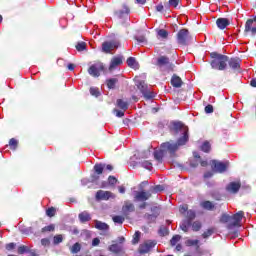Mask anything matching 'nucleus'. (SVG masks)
I'll use <instances>...</instances> for the list:
<instances>
[{
    "label": "nucleus",
    "instance_id": "9b49d317",
    "mask_svg": "<svg viewBox=\"0 0 256 256\" xmlns=\"http://www.w3.org/2000/svg\"><path fill=\"white\" fill-rule=\"evenodd\" d=\"M117 47H119L118 41H105L102 43L103 53H111V51Z\"/></svg>",
    "mask_w": 256,
    "mask_h": 256
},
{
    "label": "nucleus",
    "instance_id": "3c124183",
    "mask_svg": "<svg viewBox=\"0 0 256 256\" xmlns=\"http://www.w3.org/2000/svg\"><path fill=\"white\" fill-rule=\"evenodd\" d=\"M90 95H93V97H99L101 92H99V88H90Z\"/></svg>",
    "mask_w": 256,
    "mask_h": 256
},
{
    "label": "nucleus",
    "instance_id": "0e129e2a",
    "mask_svg": "<svg viewBox=\"0 0 256 256\" xmlns=\"http://www.w3.org/2000/svg\"><path fill=\"white\" fill-rule=\"evenodd\" d=\"M99 181V174H94L91 176V182L92 183H97Z\"/></svg>",
    "mask_w": 256,
    "mask_h": 256
},
{
    "label": "nucleus",
    "instance_id": "680f3d73",
    "mask_svg": "<svg viewBox=\"0 0 256 256\" xmlns=\"http://www.w3.org/2000/svg\"><path fill=\"white\" fill-rule=\"evenodd\" d=\"M138 43H147V38L145 36H139L135 38Z\"/></svg>",
    "mask_w": 256,
    "mask_h": 256
},
{
    "label": "nucleus",
    "instance_id": "20e7f679",
    "mask_svg": "<svg viewBox=\"0 0 256 256\" xmlns=\"http://www.w3.org/2000/svg\"><path fill=\"white\" fill-rule=\"evenodd\" d=\"M156 67H159L161 71H165L166 73H171V71H175V64L171 63L169 57L160 56L156 61Z\"/></svg>",
    "mask_w": 256,
    "mask_h": 256
},
{
    "label": "nucleus",
    "instance_id": "a18cd8bd",
    "mask_svg": "<svg viewBox=\"0 0 256 256\" xmlns=\"http://www.w3.org/2000/svg\"><path fill=\"white\" fill-rule=\"evenodd\" d=\"M158 37H161V39H167V37H169V32L165 29H160L158 31Z\"/></svg>",
    "mask_w": 256,
    "mask_h": 256
},
{
    "label": "nucleus",
    "instance_id": "0eeeda50",
    "mask_svg": "<svg viewBox=\"0 0 256 256\" xmlns=\"http://www.w3.org/2000/svg\"><path fill=\"white\" fill-rule=\"evenodd\" d=\"M156 245H157V241L147 240L144 243L140 244V246L138 248V253H140V255H145V254L149 253V251H151V249H154V247H156Z\"/></svg>",
    "mask_w": 256,
    "mask_h": 256
},
{
    "label": "nucleus",
    "instance_id": "9d476101",
    "mask_svg": "<svg viewBox=\"0 0 256 256\" xmlns=\"http://www.w3.org/2000/svg\"><path fill=\"white\" fill-rule=\"evenodd\" d=\"M212 167L216 173H225L227 171V167H229V163L219 162L217 160L212 161Z\"/></svg>",
    "mask_w": 256,
    "mask_h": 256
},
{
    "label": "nucleus",
    "instance_id": "37998d69",
    "mask_svg": "<svg viewBox=\"0 0 256 256\" xmlns=\"http://www.w3.org/2000/svg\"><path fill=\"white\" fill-rule=\"evenodd\" d=\"M56 214H57V209H55V207H50L46 210L47 217H55Z\"/></svg>",
    "mask_w": 256,
    "mask_h": 256
},
{
    "label": "nucleus",
    "instance_id": "a211bd4d",
    "mask_svg": "<svg viewBox=\"0 0 256 256\" xmlns=\"http://www.w3.org/2000/svg\"><path fill=\"white\" fill-rule=\"evenodd\" d=\"M122 64H123V56H115L111 60L109 70L113 71L115 67H119V65H122Z\"/></svg>",
    "mask_w": 256,
    "mask_h": 256
},
{
    "label": "nucleus",
    "instance_id": "bf43d9fd",
    "mask_svg": "<svg viewBox=\"0 0 256 256\" xmlns=\"http://www.w3.org/2000/svg\"><path fill=\"white\" fill-rule=\"evenodd\" d=\"M114 113H116V117H125V111L114 109Z\"/></svg>",
    "mask_w": 256,
    "mask_h": 256
},
{
    "label": "nucleus",
    "instance_id": "2eb2a0df",
    "mask_svg": "<svg viewBox=\"0 0 256 256\" xmlns=\"http://www.w3.org/2000/svg\"><path fill=\"white\" fill-rule=\"evenodd\" d=\"M151 197H152L151 192L139 191V192H136L134 196V201L145 202V201H149Z\"/></svg>",
    "mask_w": 256,
    "mask_h": 256
},
{
    "label": "nucleus",
    "instance_id": "e433bc0d",
    "mask_svg": "<svg viewBox=\"0 0 256 256\" xmlns=\"http://www.w3.org/2000/svg\"><path fill=\"white\" fill-rule=\"evenodd\" d=\"M195 217H197V214H195V211H193V210L187 211L186 218L189 223H191L193 221V219H195Z\"/></svg>",
    "mask_w": 256,
    "mask_h": 256
},
{
    "label": "nucleus",
    "instance_id": "b1692460",
    "mask_svg": "<svg viewBox=\"0 0 256 256\" xmlns=\"http://www.w3.org/2000/svg\"><path fill=\"white\" fill-rule=\"evenodd\" d=\"M116 105L119 107V109H122V111H127L129 109V103L123 101V99H118L116 101Z\"/></svg>",
    "mask_w": 256,
    "mask_h": 256
},
{
    "label": "nucleus",
    "instance_id": "7c9ffc66",
    "mask_svg": "<svg viewBox=\"0 0 256 256\" xmlns=\"http://www.w3.org/2000/svg\"><path fill=\"white\" fill-rule=\"evenodd\" d=\"M129 12H130L129 8L125 7V11H123V10H118V11H116V12L114 13V15H115V17H116L117 19H121V18L123 17V15H125V13H126V15H129Z\"/></svg>",
    "mask_w": 256,
    "mask_h": 256
},
{
    "label": "nucleus",
    "instance_id": "7ed1b4c3",
    "mask_svg": "<svg viewBox=\"0 0 256 256\" xmlns=\"http://www.w3.org/2000/svg\"><path fill=\"white\" fill-rule=\"evenodd\" d=\"M176 41L178 45H182V47H187L193 41V36L189 33L188 29H180L176 34Z\"/></svg>",
    "mask_w": 256,
    "mask_h": 256
},
{
    "label": "nucleus",
    "instance_id": "2f4dec72",
    "mask_svg": "<svg viewBox=\"0 0 256 256\" xmlns=\"http://www.w3.org/2000/svg\"><path fill=\"white\" fill-rule=\"evenodd\" d=\"M215 231H216L215 227H211V228L207 229L202 234L203 239H209V237H211V235H213V233H215Z\"/></svg>",
    "mask_w": 256,
    "mask_h": 256
},
{
    "label": "nucleus",
    "instance_id": "5fc2aeb1",
    "mask_svg": "<svg viewBox=\"0 0 256 256\" xmlns=\"http://www.w3.org/2000/svg\"><path fill=\"white\" fill-rule=\"evenodd\" d=\"M159 233H160L163 237H165V236L169 235V229H167V228H165V227H161V228L159 229Z\"/></svg>",
    "mask_w": 256,
    "mask_h": 256
},
{
    "label": "nucleus",
    "instance_id": "ddd939ff",
    "mask_svg": "<svg viewBox=\"0 0 256 256\" xmlns=\"http://www.w3.org/2000/svg\"><path fill=\"white\" fill-rule=\"evenodd\" d=\"M227 66H229L232 71H239L241 69V58L228 57Z\"/></svg>",
    "mask_w": 256,
    "mask_h": 256
},
{
    "label": "nucleus",
    "instance_id": "4be33fe9",
    "mask_svg": "<svg viewBox=\"0 0 256 256\" xmlns=\"http://www.w3.org/2000/svg\"><path fill=\"white\" fill-rule=\"evenodd\" d=\"M126 63L128 65V67H130L131 69H139V62H137L135 57H129L126 60Z\"/></svg>",
    "mask_w": 256,
    "mask_h": 256
},
{
    "label": "nucleus",
    "instance_id": "6e6d98bb",
    "mask_svg": "<svg viewBox=\"0 0 256 256\" xmlns=\"http://www.w3.org/2000/svg\"><path fill=\"white\" fill-rule=\"evenodd\" d=\"M41 245H43V247H49V245H51V241H49L48 238H43L41 239Z\"/></svg>",
    "mask_w": 256,
    "mask_h": 256
},
{
    "label": "nucleus",
    "instance_id": "f8f14e48",
    "mask_svg": "<svg viewBox=\"0 0 256 256\" xmlns=\"http://www.w3.org/2000/svg\"><path fill=\"white\" fill-rule=\"evenodd\" d=\"M113 197V193L110 191L98 190L95 195L96 201H109Z\"/></svg>",
    "mask_w": 256,
    "mask_h": 256
},
{
    "label": "nucleus",
    "instance_id": "393cba45",
    "mask_svg": "<svg viewBox=\"0 0 256 256\" xmlns=\"http://www.w3.org/2000/svg\"><path fill=\"white\" fill-rule=\"evenodd\" d=\"M119 83V79L117 78H109L106 80V85L108 89H115V86Z\"/></svg>",
    "mask_w": 256,
    "mask_h": 256
},
{
    "label": "nucleus",
    "instance_id": "473e14b6",
    "mask_svg": "<svg viewBox=\"0 0 256 256\" xmlns=\"http://www.w3.org/2000/svg\"><path fill=\"white\" fill-rule=\"evenodd\" d=\"M161 191H165V186H163V185H156V186H152L150 188V192L151 193H161Z\"/></svg>",
    "mask_w": 256,
    "mask_h": 256
},
{
    "label": "nucleus",
    "instance_id": "4d7b16f0",
    "mask_svg": "<svg viewBox=\"0 0 256 256\" xmlns=\"http://www.w3.org/2000/svg\"><path fill=\"white\" fill-rule=\"evenodd\" d=\"M205 113L209 114V113H213L214 108L213 105L208 104L205 108H204Z\"/></svg>",
    "mask_w": 256,
    "mask_h": 256
},
{
    "label": "nucleus",
    "instance_id": "f3484780",
    "mask_svg": "<svg viewBox=\"0 0 256 256\" xmlns=\"http://www.w3.org/2000/svg\"><path fill=\"white\" fill-rule=\"evenodd\" d=\"M216 25L218 27V29H227V27H229L231 25V21H229L228 18H218L216 20Z\"/></svg>",
    "mask_w": 256,
    "mask_h": 256
},
{
    "label": "nucleus",
    "instance_id": "ea45409f",
    "mask_svg": "<svg viewBox=\"0 0 256 256\" xmlns=\"http://www.w3.org/2000/svg\"><path fill=\"white\" fill-rule=\"evenodd\" d=\"M112 220L114 221V223H118V225H123V223L125 222V217L116 215L112 217Z\"/></svg>",
    "mask_w": 256,
    "mask_h": 256
},
{
    "label": "nucleus",
    "instance_id": "052dcab7",
    "mask_svg": "<svg viewBox=\"0 0 256 256\" xmlns=\"http://www.w3.org/2000/svg\"><path fill=\"white\" fill-rule=\"evenodd\" d=\"M169 5L170 7H178L179 5V0H169Z\"/></svg>",
    "mask_w": 256,
    "mask_h": 256
},
{
    "label": "nucleus",
    "instance_id": "423d86ee",
    "mask_svg": "<svg viewBox=\"0 0 256 256\" xmlns=\"http://www.w3.org/2000/svg\"><path fill=\"white\" fill-rule=\"evenodd\" d=\"M243 217H245V212L243 210L238 211L236 214L231 216V221L227 225V229H233L234 227H241V221H243Z\"/></svg>",
    "mask_w": 256,
    "mask_h": 256
},
{
    "label": "nucleus",
    "instance_id": "f03ea898",
    "mask_svg": "<svg viewBox=\"0 0 256 256\" xmlns=\"http://www.w3.org/2000/svg\"><path fill=\"white\" fill-rule=\"evenodd\" d=\"M210 57V65L212 69H215L216 71H225L227 69L229 56L220 54L219 52H211Z\"/></svg>",
    "mask_w": 256,
    "mask_h": 256
},
{
    "label": "nucleus",
    "instance_id": "864d4df0",
    "mask_svg": "<svg viewBox=\"0 0 256 256\" xmlns=\"http://www.w3.org/2000/svg\"><path fill=\"white\" fill-rule=\"evenodd\" d=\"M24 253H27V246L22 245L18 247V255H24Z\"/></svg>",
    "mask_w": 256,
    "mask_h": 256
},
{
    "label": "nucleus",
    "instance_id": "338daca9",
    "mask_svg": "<svg viewBox=\"0 0 256 256\" xmlns=\"http://www.w3.org/2000/svg\"><path fill=\"white\" fill-rule=\"evenodd\" d=\"M99 243H101V240H99V238H94L92 240L93 247H97V245H99Z\"/></svg>",
    "mask_w": 256,
    "mask_h": 256
},
{
    "label": "nucleus",
    "instance_id": "f257e3e1",
    "mask_svg": "<svg viewBox=\"0 0 256 256\" xmlns=\"http://www.w3.org/2000/svg\"><path fill=\"white\" fill-rule=\"evenodd\" d=\"M189 141V130H184L182 137L177 140V143L164 142L161 144V149L164 153H169L170 155H175L179 147L186 145Z\"/></svg>",
    "mask_w": 256,
    "mask_h": 256
},
{
    "label": "nucleus",
    "instance_id": "09e8293b",
    "mask_svg": "<svg viewBox=\"0 0 256 256\" xmlns=\"http://www.w3.org/2000/svg\"><path fill=\"white\" fill-rule=\"evenodd\" d=\"M189 227H191V222H184L180 225V229L184 231V233H187L189 231Z\"/></svg>",
    "mask_w": 256,
    "mask_h": 256
},
{
    "label": "nucleus",
    "instance_id": "49530a36",
    "mask_svg": "<svg viewBox=\"0 0 256 256\" xmlns=\"http://www.w3.org/2000/svg\"><path fill=\"white\" fill-rule=\"evenodd\" d=\"M53 243H54V245H59V243H63V235L58 234V235L54 236Z\"/></svg>",
    "mask_w": 256,
    "mask_h": 256
},
{
    "label": "nucleus",
    "instance_id": "a878e982",
    "mask_svg": "<svg viewBox=\"0 0 256 256\" xmlns=\"http://www.w3.org/2000/svg\"><path fill=\"white\" fill-rule=\"evenodd\" d=\"M123 250V246L119 245V244H112L108 247V251H110L111 253H119L120 251Z\"/></svg>",
    "mask_w": 256,
    "mask_h": 256
},
{
    "label": "nucleus",
    "instance_id": "72a5a7b5",
    "mask_svg": "<svg viewBox=\"0 0 256 256\" xmlns=\"http://www.w3.org/2000/svg\"><path fill=\"white\" fill-rule=\"evenodd\" d=\"M165 152L163 151V149L161 148L160 151H155L154 152V159H156V161H158L159 163H161V161H163V154Z\"/></svg>",
    "mask_w": 256,
    "mask_h": 256
},
{
    "label": "nucleus",
    "instance_id": "13d9d810",
    "mask_svg": "<svg viewBox=\"0 0 256 256\" xmlns=\"http://www.w3.org/2000/svg\"><path fill=\"white\" fill-rule=\"evenodd\" d=\"M15 247H16V244L13 242L6 244L7 251H13V249H15Z\"/></svg>",
    "mask_w": 256,
    "mask_h": 256
},
{
    "label": "nucleus",
    "instance_id": "e2e57ef3",
    "mask_svg": "<svg viewBox=\"0 0 256 256\" xmlns=\"http://www.w3.org/2000/svg\"><path fill=\"white\" fill-rule=\"evenodd\" d=\"M188 209H189V207H188L187 205H183V206H181V207L179 208V211H180V213H182V215H183V214L187 213Z\"/></svg>",
    "mask_w": 256,
    "mask_h": 256
},
{
    "label": "nucleus",
    "instance_id": "c85d7f7f",
    "mask_svg": "<svg viewBox=\"0 0 256 256\" xmlns=\"http://www.w3.org/2000/svg\"><path fill=\"white\" fill-rule=\"evenodd\" d=\"M53 231H55V224H50L48 226H45L41 229V233L45 234V233H53Z\"/></svg>",
    "mask_w": 256,
    "mask_h": 256
},
{
    "label": "nucleus",
    "instance_id": "4c0bfd02",
    "mask_svg": "<svg viewBox=\"0 0 256 256\" xmlns=\"http://www.w3.org/2000/svg\"><path fill=\"white\" fill-rule=\"evenodd\" d=\"M179 241H181V235L176 234L174 235L171 240H170V245L172 247H175V245H177V243H179Z\"/></svg>",
    "mask_w": 256,
    "mask_h": 256
},
{
    "label": "nucleus",
    "instance_id": "774afa93",
    "mask_svg": "<svg viewBox=\"0 0 256 256\" xmlns=\"http://www.w3.org/2000/svg\"><path fill=\"white\" fill-rule=\"evenodd\" d=\"M114 256H127V254L125 253V250H120V252L114 253Z\"/></svg>",
    "mask_w": 256,
    "mask_h": 256
},
{
    "label": "nucleus",
    "instance_id": "aec40b11",
    "mask_svg": "<svg viewBox=\"0 0 256 256\" xmlns=\"http://www.w3.org/2000/svg\"><path fill=\"white\" fill-rule=\"evenodd\" d=\"M80 223H87L91 221V214L87 211H83L78 215Z\"/></svg>",
    "mask_w": 256,
    "mask_h": 256
},
{
    "label": "nucleus",
    "instance_id": "5701e85b",
    "mask_svg": "<svg viewBox=\"0 0 256 256\" xmlns=\"http://www.w3.org/2000/svg\"><path fill=\"white\" fill-rule=\"evenodd\" d=\"M95 223V227L99 231H109V224L101 222L99 220H96Z\"/></svg>",
    "mask_w": 256,
    "mask_h": 256
},
{
    "label": "nucleus",
    "instance_id": "58836bf2",
    "mask_svg": "<svg viewBox=\"0 0 256 256\" xmlns=\"http://www.w3.org/2000/svg\"><path fill=\"white\" fill-rule=\"evenodd\" d=\"M141 167H143L144 169H147L148 171H153V164L148 160L141 162Z\"/></svg>",
    "mask_w": 256,
    "mask_h": 256
},
{
    "label": "nucleus",
    "instance_id": "412c9836",
    "mask_svg": "<svg viewBox=\"0 0 256 256\" xmlns=\"http://www.w3.org/2000/svg\"><path fill=\"white\" fill-rule=\"evenodd\" d=\"M202 209H205L206 211H215V205L212 201L205 200L201 202Z\"/></svg>",
    "mask_w": 256,
    "mask_h": 256
},
{
    "label": "nucleus",
    "instance_id": "39448f33",
    "mask_svg": "<svg viewBox=\"0 0 256 256\" xmlns=\"http://www.w3.org/2000/svg\"><path fill=\"white\" fill-rule=\"evenodd\" d=\"M105 71V65H103V62H95L88 68V73L91 75V77H100L101 73Z\"/></svg>",
    "mask_w": 256,
    "mask_h": 256
},
{
    "label": "nucleus",
    "instance_id": "4468645a",
    "mask_svg": "<svg viewBox=\"0 0 256 256\" xmlns=\"http://www.w3.org/2000/svg\"><path fill=\"white\" fill-rule=\"evenodd\" d=\"M241 189V181L237 182H230L226 186V191L228 193H232L233 195H236V193H239V190Z\"/></svg>",
    "mask_w": 256,
    "mask_h": 256
},
{
    "label": "nucleus",
    "instance_id": "8fccbe9b",
    "mask_svg": "<svg viewBox=\"0 0 256 256\" xmlns=\"http://www.w3.org/2000/svg\"><path fill=\"white\" fill-rule=\"evenodd\" d=\"M119 180H117V178H115V176H109L108 177V185H111L112 187L117 185Z\"/></svg>",
    "mask_w": 256,
    "mask_h": 256
},
{
    "label": "nucleus",
    "instance_id": "bb28decb",
    "mask_svg": "<svg viewBox=\"0 0 256 256\" xmlns=\"http://www.w3.org/2000/svg\"><path fill=\"white\" fill-rule=\"evenodd\" d=\"M200 149L203 153H211V143L209 141H204Z\"/></svg>",
    "mask_w": 256,
    "mask_h": 256
},
{
    "label": "nucleus",
    "instance_id": "79ce46f5",
    "mask_svg": "<svg viewBox=\"0 0 256 256\" xmlns=\"http://www.w3.org/2000/svg\"><path fill=\"white\" fill-rule=\"evenodd\" d=\"M140 239H141V233L139 231H136L133 235L132 245H137Z\"/></svg>",
    "mask_w": 256,
    "mask_h": 256
},
{
    "label": "nucleus",
    "instance_id": "a19ab883",
    "mask_svg": "<svg viewBox=\"0 0 256 256\" xmlns=\"http://www.w3.org/2000/svg\"><path fill=\"white\" fill-rule=\"evenodd\" d=\"M75 48L79 52L86 51L87 50V43H85V42H78L77 45L75 46Z\"/></svg>",
    "mask_w": 256,
    "mask_h": 256
},
{
    "label": "nucleus",
    "instance_id": "c03bdc74",
    "mask_svg": "<svg viewBox=\"0 0 256 256\" xmlns=\"http://www.w3.org/2000/svg\"><path fill=\"white\" fill-rule=\"evenodd\" d=\"M231 221V216L229 214H222L220 216V223H229Z\"/></svg>",
    "mask_w": 256,
    "mask_h": 256
},
{
    "label": "nucleus",
    "instance_id": "69168bd1",
    "mask_svg": "<svg viewBox=\"0 0 256 256\" xmlns=\"http://www.w3.org/2000/svg\"><path fill=\"white\" fill-rule=\"evenodd\" d=\"M211 177H213V172L208 171L204 173V179H211Z\"/></svg>",
    "mask_w": 256,
    "mask_h": 256
},
{
    "label": "nucleus",
    "instance_id": "de8ad7c7",
    "mask_svg": "<svg viewBox=\"0 0 256 256\" xmlns=\"http://www.w3.org/2000/svg\"><path fill=\"white\" fill-rule=\"evenodd\" d=\"M79 251H81V244H79V242H76L71 247V253H79Z\"/></svg>",
    "mask_w": 256,
    "mask_h": 256
},
{
    "label": "nucleus",
    "instance_id": "6e6552de",
    "mask_svg": "<svg viewBox=\"0 0 256 256\" xmlns=\"http://www.w3.org/2000/svg\"><path fill=\"white\" fill-rule=\"evenodd\" d=\"M255 20L253 18L248 19L245 23V28H244V35L245 37H256V25H254Z\"/></svg>",
    "mask_w": 256,
    "mask_h": 256
},
{
    "label": "nucleus",
    "instance_id": "6ab92c4d",
    "mask_svg": "<svg viewBox=\"0 0 256 256\" xmlns=\"http://www.w3.org/2000/svg\"><path fill=\"white\" fill-rule=\"evenodd\" d=\"M171 85L179 89L183 85V80H181V77L177 76V74H174L171 78Z\"/></svg>",
    "mask_w": 256,
    "mask_h": 256
},
{
    "label": "nucleus",
    "instance_id": "c756f323",
    "mask_svg": "<svg viewBox=\"0 0 256 256\" xmlns=\"http://www.w3.org/2000/svg\"><path fill=\"white\" fill-rule=\"evenodd\" d=\"M104 169H105V164H96L94 166V171L96 175H103Z\"/></svg>",
    "mask_w": 256,
    "mask_h": 256
},
{
    "label": "nucleus",
    "instance_id": "cd10ccee",
    "mask_svg": "<svg viewBox=\"0 0 256 256\" xmlns=\"http://www.w3.org/2000/svg\"><path fill=\"white\" fill-rule=\"evenodd\" d=\"M157 217L159 214H145L144 218L148 221V223H155L157 221Z\"/></svg>",
    "mask_w": 256,
    "mask_h": 256
},
{
    "label": "nucleus",
    "instance_id": "dca6fc26",
    "mask_svg": "<svg viewBox=\"0 0 256 256\" xmlns=\"http://www.w3.org/2000/svg\"><path fill=\"white\" fill-rule=\"evenodd\" d=\"M135 211V204L129 201H125L124 205L122 206V213L123 215H129V213H134Z\"/></svg>",
    "mask_w": 256,
    "mask_h": 256
},
{
    "label": "nucleus",
    "instance_id": "603ef678",
    "mask_svg": "<svg viewBox=\"0 0 256 256\" xmlns=\"http://www.w3.org/2000/svg\"><path fill=\"white\" fill-rule=\"evenodd\" d=\"M186 245L188 247H194L195 245H199V240H187Z\"/></svg>",
    "mask_w": 256,
    "mask_h": 256
},
{
    "label": "nucleus",
    "instance_id": "1a4fd4ad",
    "mask_svg": "<svg viewBox=\"0 0 256 256\" xmlns=\"http://www.w3.org/2000/svg\"><path fill=\"white\" fill-rule=\"evenodd\" d=\"M137 87L142 95H144L145 99H153V97H155V93L149 90V86H147L145 81H139Z\"/></svg>",
    "mask_w": 256,
    "mask_h": 256
},
{
    "label": "nucleus",
    "instance_id": "c9c22d12",
    "mask_svg": "<svg viewBox=\"0 0 256 256\" xmlns=\"http://www.w3.org/2000/svg\"><path fill=\"white\" fill-rule=\"evenodd\" d=\"M190 226H192V231L194 232L201 231V227H203V225L199 221H194L193 223H191Z\"/></svg>",
    "mask_w": 256,
    "mask_h": 256
},
{
    "label": "nucleus",
    "instance_id": "f704fd0d",
    "mask_svg": "<svg viewBox=\"0 0 256 256\" xmlns=\"http://www.w3.org/2000/svg\"><path fill=\"white\" fill-rule=\"evenodd\" d=\"M18 146H19V141H17V139L11 138L9 140V147L10 149H12V151H15V149H17Z\"/></svg>",
    "mask_w": 256,
    "mask_h": 256
}]
</instances>
